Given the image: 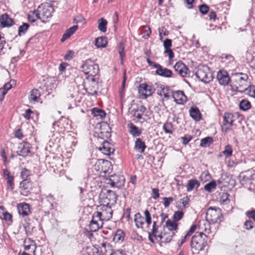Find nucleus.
<instances>
[{"mask_svg": "<svg viewBox=\"0 0 255 255\" xmlns=\"http://www.w3.org/2000/svg\"><path fill=\"white\" fill-rule=\"evenodd\" d=\"M248 76L243 73L235 74L231 80L232 89L237 92L242 93L248 86Z\"/></svg>", "mask_w": 255, "mask_h": 255, "instance_id": "nucleus-1", "label": "nucleus"}, {"mask_svg": "<svg viewBox=\"0 0 255 255\" xmlns=\"http://www.w3.org/2000/svg\"><path fill=\"white\" fill-rule=\"evenodd\" d=\"M207 236L202 232L196 233L192 238L191 248L197 252L202 251L207 245Z\"/></svg>", "mask_w": 255, "mask_h": 255, "instance_id": "nucleus-2", "label": "nucleus"}, {"mask_svg": "<svg viewBox=\"0 0 255 255\" xmlns=\"http://www.w3.org/2000/svg\"><path fill=\"white\" fill-rule=\"evenodd\" d=\"M98 211L93 215V218L97 217L100 221H109L113 216V210L111 206L107 204H101L98 207Z\"/></svg>", "mask_w": 255, "mask_h": 255, "instance_id": "nucleus-3", "label": "nucleus"}, {"mask_svg": "<svg viewBox=\"0 0 255 255\" xmlns=\"http://www.w3.org/2000/svg\"><path fill=\"white\" fill-rule=\"evenodd\" d=\"M206 219L209 223H220L223 220L221 209L218 207H210L207 211Z\"/></svg>", "mask_w": 255, "mask_h": 255, "instance_id": "nucleus-4", "label": "nucleus"}, {"mask_svg": "<svg viewBox=\"0 0 255 255\" xmlns=\"http://www.w3.org/2000/svg\"><path fill=\"white\" fill-rule=\"evenodd\" d=\"M196 76L200 81L206 83H209L213 79L212 73L209 68L206 65L198 66Z\"/></svg>", "mask_w": 255, "mask_h": 255, "instance_id": "nucleus-5", "label": "nucleus"}, {"mask_svg": "<svg viewBox=\"0 0 255 255\" xmlns=\"http://www.w3.org/2000/svg\"><path fill=\"white\" fill-rule=\"evenodd\" d=\"M82 71L86 75L90 76H96L99 72V66L94 61L88 59L81 66Z\"/></svg>", "mask_w": 255, "mask_h": 255, "instance_id": "nucleus-6", "label": "nucleus"}, {"mask_svg": "<svg viewBox=\"0 0 255 255\" xmlns=\"http://www.w3.org/2000/svg\"><path fill=\"white\" fill-rule=\"evenodd\" d=\"M38 10L40 16V19L42 20V21H44L51 17L52 13L54 9L51 6L46 4H41L38 7Z\"/></svg>", "mask_w": 255, "mask_h": 255, "instance_id": "nucleus-7", "label": "nucleus"}, {"mask_svg": "<svg viewBox=\"0 0 255 255\" xmlns=\"http://www.w3.org/2000/svg\"><path fill=\"white\" fill-rule=\"evenodd\" d=\"M235 121L234 116L230 113H225L223 117V123L222 126V130L227 132L231 129Z\"/></svg>", "mask_w": 255, "mask_h": 255, "instance_id": "nucleus-8", "label": "nucleus"}, {"mask_svg": "<svg viewBox=\"0 0 255 255\" xmlns=\"http://www.w3.org/2000/svg\"><path fill=\"white\" fill-rule=\"evenodd\" d=\"M138 90L139 94L144 99L150 96L154 92V89L151 86L144 83L139 85Z\"/></svg>", "mask_w": 255, "mask_h": 255, "instance_id": "nucleus-9", "label": "nucleus"}, {"mask_svg": "<svg viewBox=\"0 0 255 255\" xmlns=\"http://www.w3.org/2000/svg\"><path fill=\"white\" fill-rule=\"evenodd\" d=\"M125 178L123 176L115 175L110 179L108 183L113 188L120 189L124 184Z\"/></svg>", "mask_w": 255, "mask_h": 255, "instance_id": "nucleus-10", "label": "nucleus"}, {"mask_svg": "<svg viewBox=\"0 0 255 255\" xmlns=\"http://www.w3.org/2000/svg\"><path fill=\"white\" fill-rule=\"evenodd\" d=\"M175 71L183 77L189 76L190 71L186 65L182 62H177L174 66Z\"/></svg>", "mask_w": 255, "mask_h": 255, "instance_id": "nucleus-11", "label": "nucleus"}, {"mask_svg": "<svg viewBox=\"0 0 255 255\" xmlns=\"http://www.w3.org/2000/svg\"><path fill=\"white\" fill-rule=\"evenodd\" d=\"M20 174L21 178L23 179L20 183V187H23L24 190L28 189V186H31V184L27 181V179L30 175L31 171L27 169L23 168L22 169Z\"/></svg>", "mask_w": 255, "mask_h": 255, "instance_id": "nucleus-12", "label": "nucleus"}, {"mask_svg": "<svg viewBox=\"0 0 255 255\" xmlns=\"http://www.w3.org/2000/svg\"><path fill=\"white\" fill-rule=\"evenodd\" d=\"M17 209L18 213L23 217L28 216L31 214L30 205L26 203H20L17 204Z\"/></svg>", "mask_w": 255, "mask_h": 255, "instance_id": "nucleus-13", "label": "nucleus"}, {"mask_svg": "<svg viewBox=\"0 0 255 255\" xmlns=\"http://www.w3.org/2000/svg\"><path fill=\"white\" fill-rule=\"evenodd\" d=\"M18 155L22 156H26L30 152V147L29 143L27 142L23 141L19 144L17 151Z\"/></svg>", "mask_w": 255, "mask_h": 255, "instance_id": "nucleus-14", "label": "nucleus"}, {"mask_svg": "<svg viewBox=\"0 0 255 255\" xmlns=\"http://www.w3.org/2000/svg\"><path fill=\"white\" fill-rule=\"evenodd\" d=\"M103 199L104 204L109 205L110 206L114 205L117 200L118 196L116 194V192H106L104 193Z\"/></svg>", "mask_w": 255, "mask_h": 255, "instance_id": "nucleus-15", "label": "nucleus"}, {"mask_svg": "<svg viewBox=\"0 0 255 255\" xmlns=\"http://www.w3.org/2000/svg\"><path fill=\"white\" fill-rule=\"evenodd\" d=\"M217 78L219 84L223 86L228 85L230 81L229 75L225 70L219 71L217 73Z\"/></svg>", "mask_w": 255, "mask_h": 255, "instance_id": "nucleus-16", "label": "nucleus"}, {"mask_svg": "<svg viewBox=\"0 0 255 255\" xmlns=\"http://www.w3.org/2000/svg\"><path fill=\"white\" fill-rule=\"evenodd\" d=\"M175 232L172 231L167 230L165 228L163 229V232H161L158 236V238L163 239V241L165 243H168L175 236Z\"/></svg>", "mask_w": 255, "mask_h": 255, "instance_id": "nucleus-17", "label": "nucleus"}, {"mask_svg": "<svg viewBox=\"0 0 255 255\" xmlns=\"http://www.w3.org/2000/svg\"><path fill=\"white\" fill-rule=\"evenodd\" d=\"M243 179L247 180L248 183L255 187V171H248L245 172ZM250 190H255V188L250 187Z\"/></svg>", "mask_w": 255, "mask_h": 255, "instance_id": "nucleus-18", "label": "nucleus"}, {"mask_svg": "<svg viewBox=\"0 0 255 255\" xmlns=\"http://www.w3.org/2000/svg\"><path fill=\"white\" fill-rule=\"evenodd\" d=\"M172 97L178 104H183L187 101V97L181 91H177L172 93Z\"/></svg>", "mask_w": 255, "mask_h": 255, "instance_id": "nucleus-19", "label": "nucleus"}, {"mask_svg": "<svg viewBox=\"0 0 255 255\" xmlns=\"http://www.w3.org/2000/svg\"><path fill=\"white\" fill-rule=\"evenodd\" d=\"M85 89L89 95L94 96L97 94L98 83L95 80V79H92V80L87 86Z\"/></svg>", "mask_w": 255, "mask_h": 255, "instance_id": "nucleus-20", "label": "nucleus"}, {"mask_svg": "<svg viewBox=\"0 0 255 255\" xmlns=\"http://www.w3.org/2000/svg\"><path fill=\"white\" fill-rule=\"evenodd\" d=\"M0 23L3 27H5L12 25L14 22L7 14L4 13L0 16Z\"/></svg>", "mask_w": 255, "mask_h": 255, "instance_id": "nucleus-21", "label": "nucleus"}, {"mask_svg": "<svg viewBox=\"0 0 255 255\" xmlns=\"http://www.w3.org/2000/svg\"><path fill=\"white\" fill-rule=\"evenodd\" d=\"M155 73L160 76L170 78L172 76V72L166 68H163L160 65L155 71Z\"/></svg>", "mask_w": 255, "mask_h": 255, "instance_id": "nucleus-22", "label": "nucleus"}, {"mask_svg": "<svg viewBox=\"0 0 255 255\" xmlns=\"http://www.w3.org/2000/svg\"><path fill=\"white\" fill-rule=\"evenodd\" d=\"M100 151L105 154L110 155L114 152L112 145L107 141L103 142L102 146L99 148Z\"/></svg>", "mask_w": 255, "mask_h": 255, "instance_id": "nucleus-23", "label": "nucleus"}, {"mask_svg": "<svg viewBox=\"0 0 255 255\" xmlns=\"http://www.w3.org/2000/svg\"><path fill=\"white\" fill-rule=\"evenodd\" d=\"M3 176L7 180V189L12 190L13 188V176L6 169L3 170Z\"/></svg>", "mask_w": 255, "mask_h": 255, "instance_id": "nucleus-24", "label": "nucleus"}, {"mask_svg": "<svg viewBox=\"0 0 255 255\" xmlns=\"http://www.w3.org/2000/svg\"><path fill=\"white\" fill-rule=\"evenodd\" d=\"M128 128L129 132L134 137L139 136L141 134L142 130L132 123L128 124Z\"/></svg>", "mask_w": 255, "mask_h": 255, "instance_id": "nucleus-25", "label": "nucleus"}, {"mask_svg": "<svg viewBox=\"0 0 255 255\" xmlns=\"http://www.w3.org/2000/svg\"><path fill=\"white\" fill-rule=\"evenodd\" d=\"M100 251L102 255H113L114 252L111 246L106 243H103L100 247Z\"/></svg>", "mask_w": 255, "mask_h": 255, "instance_id": "nucleus-26", "label": "nucleus"}, {"mask_svg": "<svg viewBox=\"0 0 255 255\" xmlns=\"http://www.w3.org/2000/svg\"><path fill=\"white\" fill-rule=\"evenodd\" d=\"M146 146L143 141L139 138H138L136 139L134 142V148L138 152L140 153H142L144 152L145 149L146 148Z\"/></svg>", "mask_w": 255, "mask_h": 255, "instance_id": "nucleus-27", "label": "nucleus"}, {"mask_svg": "<svg viewBox=\"0 0 255 255\" xmlns=\"http://www.w3.org/2000/svg\"><path fill=\"white\" fill-rule=\"evenodd\" d=\"M56 85L52 80H47L42 88L43 91L47 92V95L50 94L55 89Z\"/></svg>", "mask_w": 255, "mask_h": 255, "instance_id": "nucleus-28", "label": "nucleus"}, {"mask_svg": "<svg viewBox=\"0 0 255 255\" xmlns=\"http://www.w3.org/2000/svg\"><path fill=\"white\" fill-rule=\"evenodd\" d=\"M200 185V183L198 180L195 179H191L187 183L186 185L187 189L188 191L197 190Z\"/></svg>", "mask_w": 255, "mask_h": 255, "instance_id": "nucleus-29", "label": "nucleus"}, {"mask_svg": "<svg viewBox=\"0 0 255 255\" xmlns=\"http://www.w3.org/2000/svg\"><path fill=\"white\" fill-rule=\"evenodd\" d=\"M190 115L195 121H199L201 118V114L196 107H191L190 109Z\"/></svg>", "mask_w": 255, "mask_h": 255, "instance_id": "nucleus-30", "label": "nucleus"}, {"mask_svg": "<svg viewBox=\"0 0 255 255\" xmlns=\"http://www.w3.org/2000/svg\"><path fill=\"white\" fill-rule=\"evenodd\" d=\"M228 192H219L218 199L221 204L227 205L229 203L230 199Z\"/></svg>", "mask_w": 255, "mask_h": 255, "instance_id": "nucleus-31", "label": "nucleus"}, {"mask_svg": "<svg viewBox=\"0 0 255 255\" xmlns=\"http://www.w3.org/2000/svg\"><path fill=\"white\" fill-rule=\"evenodd\" d=\"M78 25H73L70 28H68L63 35L61 39L62 42L64 41L66 39L69 38L78 29Z\"/></svg>", "mask_w": 255, "mask_h": 255, "instance_id": "nucleus-32", "label": "nucleus"}, {"mask_svg": "<svg viewBox=\"0 0 255 255\" xmlns=\"http://www.w3.org/2000/svg\"><path fill=\"white\" fill-rule=\"evenodd\" d=\"M164 228H165L167 230L175 232L177 229L178 224L174 220L168 219L166 221Z\"/></svg>", "mask_w": 255, "mask_h": 255, "instance_id": "nucleus-33", "label": "nucleus"}, {"mask_svg": "<svg viewBox=\"0 0 255 255\" xmlns=\"http://www.w3.org/2000/svg\"><path fill=\"white\" fill-rule=\"evenodd\" d=\"M221 183V182L220 180H218V185H219V187H220V185ZM217 186V184L216 181L215 180H212L204 185V189L206 191H211L212 190H215Z\"/></svg>", "mask_w": 255, "mask_h": 255, "instance_id": "nucleus-34", "label": "nucleus"}, {"mask_svg": "<svg viewBox=\"0 0 255 255\" xmlns=\"http://www.w3.org/2000/svg\"><path fill=\"white\" fill-rule=\"evenodd\" d=\"M0 218L6 221L12 222V215L6 211L3 206L0 207Z\"/></svg>", "mask_w": 255, "mask_h": 255, "instance_id": "nucleus-35", "label": "nucleus"}, {"mask_svg": "<svg viewBox=\"0 0 255 255\" xmlns=\"http://www.w3.org/2000/svg\"><path fill=\"white\" fill-rule=\"evenodd\" d=\"M40 19V16L38 9L30 11L28 14V19L31 22H34L37 19Z\"/></svg>", "mask_w": 255, "mask_h": 255, "instance_id": "nucleus-36", "label": "nucleus"}, {"mask_svg": "<svg viewBox=\"0 0 255 255\" xmlns=\"http://www.w3.org/2000/svg\"><path fill=\"white\" fill-rule=\"evenodd\" d=\"M134 221L138 228H142L144 224V218L139 213H137L134 215Z\"/></svg>", "mask_w": 255, "mask_h": 255, "instance_id": "nucleus-37", "label": "nucleus"}, {"mask_svg": "<svg viewBox=\"0 0 255 255\" xmlns=\"http://www.w3.org/2000/svg\"><path fill=\"white\" fill-rule=\"evenodd\" d=\"M95 44L97 48H104L107 44V38L104 36L98 37L96 39Z\"/></svg>", "mask_w": 255, "mask_h": 255, "instance_id": "nucleus-38", "label": "nucleus"}, {"mask_svg": "<svg viewBox=\"0 0 255 255\" xmlns=\"http://www.w3.org/2000/svg\"><path fill=\"white\" fill-rule=\"evenodd\" d=\"M145 110L146 108L143 106H138L136 109L133 111V116L139 120L141 119Z\"/></svg>", "mask_w": 255, "mask_h": 255, "instance_id": "nucleus-39", "label": "nucleus"}, {"mask_svg": "<svg viewBox=\"0 0 255 255\" xmlns=\"http://www.w3.org/2000/svg\"><path fill=\"white\" fill-rule=\"evenodd\" d=\"M125 234L122 230H118L114 237V241L116 242L122 243L125 239Z\"/></svg>", "mask_w": 255, "mask_h": 255, "instance_id": "nucleus-40", "label": "nucleus"}, {"mask_svg": "<svg viewBox=\"0 0 255 255\" xmlns=\"http://www.w3.org/2000/svg\"><path fill=\"white\" fill-rule=\"evenodd\" d=\"M40 94L39 91L37 89H33L30 92V94L29 97V100L30 102H34L37 101L38 99L39 98Z\"/></svg>", "mask_w": 255, "mask_h": 255, "instance_id": "nucleus-41", "label": "nucleus"}, {"mask_svg": "<svg viewBox=\"0 0 255 255\" xmlns=\"http://www.w3.org/2000/svg\"><path fill=\"white\" fill-rule=\"evenodd\" d=\"M98 29L100 31L105 32L107 31L108 22L104 18H101L98 20Z\"/></svg>", "mask_w": 255, "mask_h": 255, "instance_id": "nucleus-42", "label": "nucleus"}, {"mask_svg": "<svg viewBox=\"0 0 255 255\" xmlns=\"http://www.w3.org/2000/svg\"><path fill=\"white\" fill-rule=\"evenodd\" d=\"M92 114L94 117H99L101 119L106 116V113L104 111L97 108H94L92 110Z\"/></svg>", "mask_w": 255, "mask_h": 255, "instance_id": "nucleus-43", "label": "nucleus"}, {"mask_svg": "<svg viewBox=\"0 0 255 255\" xmlns=\"http://www.w3.org/2000/svg\"><path fill=\"white\" fill-rule=\"evenodd\" d=\"M29 27V24L27 23H23L18 27V35L19 36L24 35Z\"/></svg>", "mask_w": 255, "mask_h": 255, "instance_id": "nucleus-44", "label": "nucleus"}, {"mask_svg": "<svg viewBox=\"0 0 255 255\" xmlns=\"http://www.w3.org/2000/svg\"><path fill=\"white\" fill-rule=\"evenodd\" d=\"M163 129L166 133L172 134L174 130L173 125L170 122L165 123L163 126Z\"/></svg>", "mask_w": 255, "mask_h": 255, "instance_id": "nucleus-45", "label": "nucleus"}, {"mask_svg": "<svg viewBox=\"0 0 255 255\" xmlns=\"http://www.w3.org/2000/svg\"><path fill=\"white\" fill-rule=\"evenodd\" d=\"M213 141L212 138L208 136L201 140L200 145L201 147H207L210 146L213 143Z\"/></svg>", "mask_w": 255, "mask_h": 255, "instance_id": "nucleus-46", "label": "nucleus"}, {"mask_svg": "<svg viewBox=\"0 0 255 255\" xmlns=\"http://www.w3.org/2000/svg\"><path fill=\"white\" fill-rule=\"evenodd\" d=\"M94 219V218H93L89 225L90 229L91 232H96L102 226V225L100 226L98 222L95 221Z\"/></svg>", "mask_w": 255, "mask_h": 255, "instance_id": "nucleus-47", "label": "nucleus"}, {"mask_svg": "<svg viewBox=\"0 0 255 255\" xmlns=\"http://www.w3.org/2000/svg\"><path fill=\"white\" fill-rule=\"evenodd\" d=\"M251 107L250 102L246 100H243L240 103V108L241 110L246 111Z\"/></svg>", "mask_w": 255, "mask_h": 255, "instance_id": "nucleus-48", "label": "nucleus"}, {"mask_svg": "<svg viewBox=\"0 0 255 255\" xmlns=\"http://www.w3.org/2000/svg\"><path fill=\"white\" fill-rule=\"evenodd\" d=\"M233 149L231 145H227L225 146V149L222 151V153L226 157H229L232 155Z\"/></svg>", "mask_w": 255, "mask_h": 255, "instance_id": "nucleus-49", "label": "nucleus"}, {"mask_svg": "<svg viewBox=\"0 0 255 255\" xmlns=\"http://www.w3.org/2000/svg\"><path fill=\"white\" fill-rule=\"evenodd\" d=\"M142 31L143 33L142 37L144 39H147L151 34V30L150 28L147 25H145L142 27Z\"/></svg>", "mask_w": 255, "mask_h": 255, "instance_id": "nucleus-50", "label": "nucleus"}, {"mask_svg": "<svg viewBox=\"0 0 255 255\" xmlns=\"http://www.w3.org/2000/svg\"><path fill=\"white\" fill-rule=\"evenodd\" d=\"M159 95L161 96H163L166 100H168L170 97L169 89L167 87H163L160 90Z\"/></svg>", "mask_w": 255, "mask_h": 255, "instance_id": "nucleus-51", "label": "nucleus"}, {"mask_svg": "<svg viewBox=\"0 0 255 255\" xmlns=\"http://www.w3.org/2000/svg\"><path fill=\"white\" fill-rule=\"evenodd\" d=\"M250 97L255 98V86H248L244 91Z\"/></svg>", "mask_w": 255, "mask_h": 255, "instance_id": "nucleus-52", "label": "nucleus"}, {"mask_svg": "<svg viewBox=\"0 0 255 255\" xmlns=\"http://www.w3.org/2000/svg\"><path fill=\"white\" fill-rule=\"evenodd\" d=\"M183 212L181 211H177L174 212L173 216V219L176 222L180 220L183 217Z\"/></svg>", "mask_w": 255, "mask_h": 255, "instance_id": "nucleus-53", "label": "nucleus"}, {"mask_svg": "<svg viewBox=\"0 0 255 255\" xmlns=\"http://www.w3.org/2000/svg\"><path fill=\"white\" fill-rule=\"evenodd\" d=\"M124 49H125L124 44L122 42L120 43L119 44V46L118 49H119V54H120V57H121V62L122 63L123 62V61H124L123 58L125 56V53L124 52Z\"/></svg>", "mask_w": 255, "mask_h": 255, "instance_id": "nucleus-54", "label": "nucleus"}, {"mask_svg": "<svg viewBox=\"0 0 255 255\" xmlns=\"http://www.w3.org/2000/svg\"><path fill=\"white\" fill-rule=\"evenodd\" d=\"M211 176L208 172H203L200 176V179L203 182L209 180Z\"/></svg>", "mask_w": 255, "mask_h": 255, "instance_id": "nucleus-55", "label": "nucleus"}, {"mask_svg": "<svg viewBox=\"0 0 255 255\" xmlns=\"http://www.w3.org/2000/svg\"><path fill=\"white\" fill-rule=\"evenodd\" d=\"M130 211L131 209L130 208H127L124 211L122 218H126L128 222H129L130 220Z\"/></svg>", "mask_w": 255, "mask_h": 255, "instance_id": "nucleus-56", "label": "nucleus"}, {"mask_svg": "<svg viewBox=\"0 0 255 255\" xmlns=\"http://www.w3.org/2000/svg\"><path fill=\"white\" fill-rule=\"evenodd\" d=\"M158 232V226H156V221H154L152 225V228L151 230V234L156 238L158 239V235H156V233Z\"/></svg>", "mask_w": 255, "mask_h": 255, "instance_id": "nucleus-57", "label": "nucleus"}, {"mask_svg": "<svg viewBox=\"0 0 255 255\" xmlns=\"http://www.w3.org/2000/svg\"><path fill=\"white\" fill-rule=\"evenodd\" d=\"M144 214L145 218V222L149 226L151 223V217L150 213L147 210H146L144 212Z\"/></svg>", "mask_w": 255, "mask_h": 255, "instance_id": "nucleus-58", "label": "nucleus"}, {"mask_svg": "<svg viewBox=\"0 0 255 255\" xmlns=\"http://www.w3.org/2000/svg\"><path fill=\"white\" fill-rule=\"evenodd\" d=\"M189 200H190L189 198L187 196H186L185 197H184L183 198L180 199L179 200V201H178V202L179 203L182 204L183 207L185 208L187 207V205H188Z\"/></svg>", "mask_w": 255, "mask_h": 255, "instance_id": "nucleus-59", "label": "nucleus"}, {"mask_svg": "<svg viewBox=\"0 0 255 255\" xmlns=\"http://www.w3.org/2000/svg\"><path fill=\"white\" fill-rule=\"evenodd\" d=\"M174 200V198L172 197H164L163 198V205L165 208L169 207L171 203Z\"/></svg>", "mask_w": 255, "mask_h": 255, "instance_id": "nucleus-60", "label": "nucleus"}, {"mask_svg": "<svg viewBox=\"0 0 255 255\" xmlns=\"http://www.w3.org/2000/svg\"><path fill=\"white\" fill-rule=\"evenodd\" d=\"M199 8L200 12L203 14H206L209 9V6L205 4L200 5Z\"/></svg>", "mask_w": 255, "mask_h": 255, "instance_id": "nucleus-61", "label": "nucleus"}, {"mask_svg": "<svg viewBox=\"0 0 255 255\" xmlns=\"http://www.w3.org/2000/svg\"><path fill=\"white\" fill-rule=\"evenodd\" d=\"M192 139V137L190 135H186L181 137L182 143L184 145L187 144Z\"/></svg>", "mask_w": 255, "mask_h": 255, "instance_id": "nucleus-62", "label": "nucleus"}, {"mask_svg": "<svg viewBox=\"0 0 255 255\" xmlns=\"http://www.w3.org/2000/svg\"><path fill=\"white\" fill-rule=\"evenodd\" d=\"M244 226L247 230H251L254 227V223L251 220L247 221L244 223Z\"/></svg>", "mask_w": 255, "mask_h": 255, "instance_id": "nucleus-63", "label": "nucleus"}, {"mask_svg": "<svg viewBox=\"0 0 255 255\" xmlns=\"http://www.w3.org/2000/svg\"><path fill=\"white\" fill-rule=\"evenodd\" d=\"M246 215L249 218L253 219L254 221H255V210H253L247 212Z\"/></svg>", "mask_w": 255, "mask_h": 255, "instance_id": "nucleus-64", "label": "nucleus"}]
</instances>
